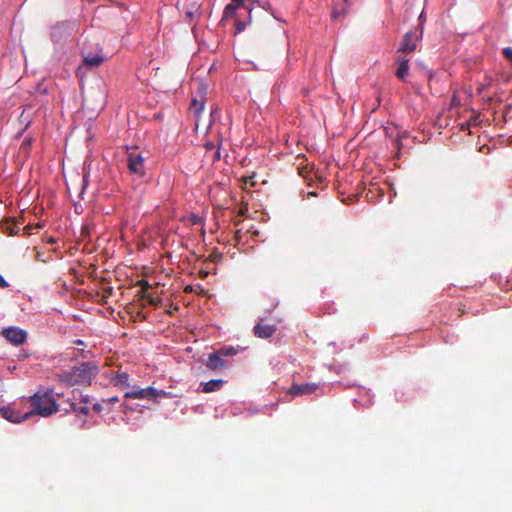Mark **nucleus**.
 Listing matches in <instances>:
<instances>
[{
	"label": "nucleus",
	"mask_w": 512,
	"mask_h": 512,
	"mask_svg": "<svg viewBox=\"0 0 512 512\" xmlns=\"http://www.w3.org/2000/svg\"><path fill=\"white\" fill-rule=\"evenodd\" d=\"M110 381L118 389L127 390L124 394L125 399L147 400L158 403L163 398L173 397L171 392L156 389L152 386L146 388L131 386L130 375L125 371H117L111 374Z\"/></svg>",
	"instance_id": "f257e3e1"
},
{
	"label": "nucleus",
	"mask_w": 512,
	"mask_h": 512,
	"mask_svg": "<svg viewBox=\"0 0 512 512\" xmlns=\"http://www.w3.org/2000/svg\"><path fill=\"white\" fill-rule=\"evenodd\" d=\"M99 367L94 361L83 362L58 375L59 381L68 386L89 385L98 375Z\"/></svg>",
	"instance_id": "f03ea898"
},
{
	"label": "nucleus",
	"mask_w": 512,
	"mask_h": 512,
	"mask_svg": "<svg viewBox=\"0 0 512 512\" xmlns=\"http://www.w3.org/2000/svg\"><path fill=\"white\" fill-rule=\"evenodd\" d=\"M28 402L31 409L22 416H51L60 411L52 390L38 391L29 398Z\"/></svg>",
	"instance_id": "7ed1b4c3"
},
{
	"label": "nucleus",
	"mask_w": 512,
	"mask_h": 512,
	"mask_svg": "<svg viewBox=\"0 0 512 512\" xmlns=\"http://www.w3.org/2000/svg\"><path fill=\"white\" fill-rule=\"evenodd\" d=\"M145 160L137 147L128 149L127 166L131 174L142 177L145 174Z\"/></svg>",
	"instance_id": "20e7f679"
},
{
	"label": "nucleus",
	"mask_w": 512,
	"mask_h": 512,
	"mask_svg": "<svg viewBox=\"0 0 512 512\" xmlns=\"http://www.w3.org/2000/svg\"><path fill=\"white\" fill-rule=\"evenodd\" d=\"M322 387L317 383H293L288 389V393L295 396L316 394Z\"/></svg>",
	"instance_id": "39448f33"
},
{
	"label": "nucleus",
	"mask_w": 512,
	"mask_h": 512,
	"mask_svg": "<svg viewBox=\"0 0 512 512\" xmlns=\"http://www.w3.org/2000/svg\"><path fill=\"white\" fill-rule=\"evenodd\" d=\"M3 337L13 345H21L27 339V332L19 327H8L2 330Z\"/></svg>",
	"instance_id": "423d86ee"
},
{
	"label": "nucleus",
	"mask_w": 512,
	"mask_h": 512,
	"mask_svg": "<svg viewBox=\"0 0 512 512\" xmlns=\"http://www.w3.org/2000/svg\"><path fill=\"white\" fill-rule=\"evenodd\" d=\"M205 366L212 371L223 370L228 367V362L218 350L208 355Z\"/></svg>",
	"instance_id": "0eeeda50"
},
{
	"label": "nucleus",
	"mask_w": 512,
	"mask_h": 512,
	"mask_svg": "<svg viewBox=\"0 0 512 512\" xmlns=\"http://www.w3.org/2000/svg\"><path fill=\"white\" fill-rule=\"evenodd\" d=\"M422 37V31L419 35H417L414 31L407 32L403 40L401 42V45L399 47V51H402L404 53H411L416 49L418 40Z\"/></svg>",
	"instance_id": "6e6552de"
},
{
	"label": "nucleus",
	"mask_w": 512,
	"mask_h": 512,
	"mask_svg": "<svg viewBox=\"0 0 512 512\" xmlns=\"http://www.w3.org/2000/svg\"><path fill=\"white\" fill-rule=\"evenodd\" d=\"M277 327L271 324H265L262 321L258 322L254 328V335L258 338L266 339L274 335Z\"/></svg>",
	"instance_id": "1a4fd4ad"
},
{
	"label": "nucleus",
	"mask_w": 512,
	"mask_h": 512,
	"mask_svg": "<svg viewBox=\"0 0 512 512\" xmlns=\"http://www.w3.org/2000/svg\"><path fill=\"white\" fill-rule=\"evenodd\" d=\"M89 404H90L89 398H88V396H85L82 398L80 403H70L69 404L70 409L66 408L65 411L68 413L75 412V413L87 415L90 413V405Z\"/></svg>",
	"instance_id": "9d476101"
},
{
	"label": "nucleus",
	"mask_w": 512,
	"mask_h": 512,
	"mask_svg": "<svg viewBox=\"0 0 512 512\" xmlns=\"http://www.w3.org/2000/svg\"><path fill=\"white\" fill-rule=\"evenodd\" d=\"M82 53H83V62L86 66H89V67H98L105 60L102 53L93 54V53H88L86 51H83Z\"/></svg>",
	"instance_id": "9b49d317"
},
{
	"label": "nucleus",
	"mask_w": 512,
	"mask_h": 512,
	"mask_svg": "<svg viewBox=\"0 0 512 512\" xmlns=\"http://www.w3.org/2000/svg\"><path fill=\"white\" fill-rule=\"evenodd\" d=\"M224 385V380L222 379H212L207 382H202L200 384L201 390L205 393L219 391Z\"/></svg>",
	"instance_id": "f8f14e48"
},
{
	"label": "nucleus",
	"mask_w": 512,
	"mask_h": 512,
	"mask_svg": "<svg viewBox=\"0 0 512 512\" xmlns=\"http://www.w3.org/2000/svg\"><path fill=\"white\" fill-rule=\"evenodd\" d=\"M397 63H398V68H397L395 74L399 79L405 80V78L409 74V60L404 57H398Z\"/></svg>",
	"instance_id": "ddd939ff"
},
{
	"label": "nucleus",
	"mask_w": 512,
	"mask_h": 512,
	"mask_svg": "<svg viewBox=\"0 0 512 512\" xmlns=\"http://www.w3.org/2000/svg\"><path fill=\"white\" fill-rule=\"evenodd\" d=\"M349 6L343 3V5L336 4L334 10L332 11V18L334 20L339 19L340 17H344L348 12Z\"/></svg>",
	"instance_id": "4468645a"
},
{
	"label": "nucleus",
	"mask_w": 512,
	"mask_h": 512,
	"mask_svg": "<svg viewBox=\"0 0 512 512\" xmlns=\"http://www.w3.org/2000/svg\"><path fill=\"white\" fill-rule=\"evenodd\" d=\"M191 109L193 110L196 116H199L200 113L204 110V101L193 99L191 102Z\"/></svg>",
	"instance_id": "2eb2a0df"
},
{
	"label": "nucleus",
	"mask_w": 512,
	"mask_h": 512,
	"mask_svg": "<svg viewBox=\"0 0 512 512\" xmlns=\"http://www.w3.org/2000/svg\"><path fill=\"white\" fill-rule=\"evenodd\" d=\"M219 352L223 355V357H231L235 356L239 350L233 346H225L219 349Z\"/></svg>",
	"instance_id": "dca6fc26"
},
{
	"label": "nucleus",
	"mask_w": 512,
	"mask_h": 512,
	"mask_svg": "<svg viewBox=\"0 0 512 512\" xmlns=\"http://www.w3.org/2000/svg\"><path fill=\"white\" fill-rule=\"evenodd\" d=\"M237 9L238 5H234V3H229L224 9V14L226 17H233Z\"/></svg>",
	"instance_id": "f3484780"
},
{
	"label": "nucleus",
	"mask_w": 512,
	"mask_h": 512,
	"mask_svg": "<svg viewBox=\"0 0 512 512\" xmlns=\"http://www.w3.org/2000/svg\"><path fill=\"white\" fill-rule=\"evenodd\" d=\"M188 221L191 225H199L202 223V218L195 214H192L188 217Z\"/></svg>",
	"instance_id": "a211bd4d"
},
{
	"label": "nucleus",
	"mask_w": 512,
	"mask_h": 512,
	"mask_svg": "<svg viewBox=\"0 0 512 512\" xmlns=\"http://www.w3.org/2000/svg\"><path fill=\"white\" fill-rule=\"evenodd\" d=\"M503 55L512 64V47L504 48L503 49Z\"/></svg>",
	"instance_id": "6ab92c4d"
},
{
	"label": "nucleus",
	"mask_w": 512,
	"mask_h": 512,
	"mask_svg": "<svg viewBox=\"0 0 512 512\" xmlns=\"http://www.w3.org/2000/svg\"><path fill=\"white\" fill-rule=\"evenodd\" d=\"M8 282L4 279V277L0 274V288L8 287Z\"/></svg>",
	"instance_id": "aec40b11"
},
{
	"label": "nucleus",
	"mask_w": 512,
	"mask_h": 512,
	"mask_svg": "<svg viewBox=\"0 0 512 512\" xmlns=\"http://www.w3.org/2000/svg\"><path fill=\"white\" fill-rule=\"evenodd\" d=\"M92 409L95 413H99L101 411V404L99 403H93L92 404Z\"/></svg>",
	"instance_id": "412c9836"
},
{
	"label": "nucleus",
	"mask_w": 512,
	"mask_h": 512,
	"mask_svg": "<svg viewBox=\"0 0 512 512\" xmlns=\"http://www.w3.org/2000/svg\"><path fill=\"white\" fill-rule=\"evenodd\" d=\"M361 404L363 406H369L372 404V399L368 396L367 398H365L363 401H361Z\"/></svg>",
	"instance_id": "4be33fe9"
},
{
	"label": "nucleus",
	"mask_w": 512,
	"mask_h": 512,
	"mask_svg": "<svg viewBox=\"0 0 512 512\" xmlns=\"http://www.w3.org/2000/svg\"><path fill=\"white\" fill-rule=\"evenodd\" d=\"M87 184H88V180H87V178H86V177H83V179H82V191H81V194H83V192H84V190H85V188H86Z\"/></svg>",
	"instance_id": "5701e85b"
},
{
	"label": "nucleus",
	"mask_w": 512,
	"mask_h": 512,
	"mask_svg": "<svg viewBox=\"0 0 512 512\" xmlns=\"http://www.w3.org/2000/svg\"><path fill=\"white\" fill-rule=\"evenodd\" d=\"M0 413H2V416H7V411L4 407L0 408Z\"/></svg>",
	"instance_id": "b1692460"
},
{
	"label": "nucleus",
	"mask_w": 512,
	"mask_h": 512,
	"mask_svg": "<svg viewBox=\"0 0 512 512\" xmlns=\"http://www.w3.org/2000/svg\"><path fill=\"white\" fill-rule=\"evenodd\" d=\"M30 144H31V139H25L23 142V145H30Z\"/></svg>",
	"instance_id": "393cba45"
},
{
	"label": "nucleus",
	"mask_w": 512,
	"mask_h": 512,
	"mask_svg": "<svg viewBox=\"0 0 512 512\" xmlns=\"http://www.w3.org/2000/svg\"><path fill=\"white\" fill-rule=\"evenodd\" d=\"M60 27H61V25H55V26L53 27V31H55L56 29H58V28H60ZM53 35H54V32H52V36H53Z\"/></svg>",
	"instance_id": "a878e982"
},
{
	"label": "nucleus",
	"mask_w": 512,
	"mask_h": 512,
	"mask_svg": "<svg viewBox=\"0 0 512 512\" xmlns=\"http://www.w3.org/2000/svg\"><path fill=\"white\" fill-rule=\"evenodd\" d=\"M185 291H186V292H192V287H191V286H187V287L185 288Z\"/></svg>",
	"instance_id": "bb28decb"
},
{
	"label": "nucleus",
	"mask_w": 512,
	"mask_h": 512,
	"mask_svg": "<svg viewBox=\"0 0 512 512\" xmlns=\"http://www.w3.org/2000/svg\"><path fill=\"white\" fill-rule=\"evenodd\" d=\"M237 29H238V31H241V30L243 29V27H242V24H241V23H238V25H237Z\"/></svg>",
	"instance_id": "cd10ccee"
},
{
	"label": "nucleus",
	"mask_w": 512,
	"mask_h": 512,
	"mask_svg": "<svg viewBox=\"0 0 512 512\" xmlns=\"http://www.w3.org/2000/svg\"><path fill=\"white\" fill-rule=\"evenodd\" d=\"M143 287H144L145 289H147V288H149V287H150V285H149L147 282H144Z\"/></svg>",
	"instance_id": "c85d7f7f"
},
{
	"label": "nucleus",
	"mask_w": 512,
	"mask_h": 512,
	"mask_svg": "<svg viewBox=\"0 0 512 512\" xmlns=\"http://www.w3.org/2000/svg\"><path fill=\"white\" fill-rule=\"evenodd\" d=\"M343 3L346 4V6H350L349 0H343Z\"/></svg>",
	"instance_id": "c756f323"
},
{
	"label": "nucleus",
	"mask_w": 512,
	"mask_h": 512,
	"mask_svg": "<svg viewBox=\"0 0 512 512\" xmlns=\"http://www.w3.org/2000/svg\"><path fill=\"white\" fill-rule=\"evenodd\" d=\"M76 343H77L78 345H82V344H83V341H82V340H77V341H76Z\"/></svg>",
	"instance_id": "7c9ffc66"
},
{
	"label": "nucleus",
	"mask_w": 512,
	"mask_h": 512,
	"mask_svg": "<svg viewBox=\"0 0 512 512\" xmlns=\"http://www.w3.org/2000/svg\"><path fill=\"white\" fill-rule=\"evenodd\" d=\"M216 157L219 159L220 158V153L219 151L216 152Z\"/></svg>",
	"instance_id": "2f4dec72"
},
{
	"label": "nucleus",
	"mask_w": 512,
	"mask_h": 512,
	"mask_svg": "<svg viewBox=\"0 0 512 512\" xmlns=\"http://www.w3.org/2000/svg\"><path fill=\"white\" fill-rule=\"evenodd\" d=\"M187 16L191 17L192 13L191 12H187Z\"/></svg>",
	"instance_id": "473e14b6"
}]
</instances>
